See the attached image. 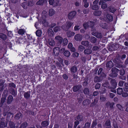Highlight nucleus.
<instances>
[{
  "mask_svg": "<svg viewBox=\"0 0 128 128\" xmlns=\"http://www.w3.org/2000/svg\"><path fill=\"white\" fill-rule=\"evenodd\" d=\"M110 83L111 86L109 87V89H110L111 92L114 93L116 92V91L114 90L116 88L117 84V83L114 79L110 81Z\"/></svg>",
  "mask_w": 128,
  "mask_h": 128,
  "instance_id": "nucleus-1",
  "label": "nucleus"
},
{
  "mask_svg": "<svg viewBox=\"0 0 128 128\" xmlns=\"http://www.w3.org/2000/svg\"><path fill=\"white\" fill-rule=\"evenodd\" d=\"M73 22L70 21H67L65 24L62 26V29L64 30L67 31L73 25Z\"/></svg>",
  "mask_w": 128,
  "mask_h": 128,
  "instance_id": "nucleus-2",
  "label": "nucleus"
},
{
  "mask_svg": "<svg viewBox=\"0 0 128 128\" xmlns=\"http://www.w3.org/2000/svg\"><path fill=\"white\" fill-rule=\"evenodd\" d=\"M119 71V70L117 68L114 67L111 69V73L109 75L110 76L113 78L116 77L118 74V73Z\"/></svg>",
  "mask_w": 128,
  "mask_h": 128,
  "instance_id": "nucleus-3",
  "label": "nucleus"
},
{
  "mask_svg": "<svg viewBox=\"0 0 128 128\" xmlns=\"http://www.w3.org/2000/svg\"><path fill=\"white\" fill-rule=\"evenodd\" d=\"M94 25V22L90 21H88L87 22H84L83 25L84 29L86 30L88 29V27H92Z\"/></svg>",
  "mask_w": 128,
  "mask_h": 128,
  "instance_id": "nucleus-4",
  "label": "nucleus"
},
{
  "mask_svg": "<svg viewBox=\"0 0 128 128\" xmlns=\"http://www.w3.org/2000/svg\"><path fill=\"white\" fill-rule=\"evenodd\" d=\"M49 4L52 5L53 6H55L59 5V0H49L48 1Z\"/></svg>",
  "mask_w": 128,
  "mask_h": 128,
  "instance_id": "nucleus-5",
  "label": "nucleus"
},
{
  "mask_svg": "<svg viewBox=\"0 0 128 128\" xmlns=\"http://www.w3.org/2000/svg\"><path fill=\"white\" fill-rule=\"evenodd\" d=\"M119 45L116 44H114L110 45L109 47L108 50L111 51L116 50L119 48Z\"/></svg>",
  "mask_w": 128,
  "mask_h": 128,
  "instance_id": "nucleus-6",
  "label": "nucleus"
},
{
  "mask_svg": "<svg viewBox=\"0 0 128 128\" xmlns=\"http://www.w3.org/2000/svg\"><path fill=\"white\" fill-rule=\"evenodd\" d=\"M76 14V12L74 11L70 12L68 14V18L70 20H71L75 16Z\"/></svg>",
  "mask_w": 128,
  "mask_h": 128,
  "instance_id": "nucleus-7",
  "label": "nucleus"
},
{
  "mask_svg": "<svg viewBox=\"0 0 128 128\" xmlns=\"http://www.w3.org/2000/svg\"><path fill=\"white\" fill-rule=\"evenodd\" d=\"M81 44L85 46L88 47L90 48H91L92 46V45L90 44L89 42L87 40L82 41L81 42Z\"/></svg>",
  "mask_w": 128,
  "mask_h": 128,
  "instance_id": "nucleus-8",
  "label": "nucleus"
},
{
  "mask_svg": "<svg viewBox=\"0 0 128 128\" xmlns=\"http://www.w3.org/2000/svg\"><path fill=\"white\" fill-rule=\"evenodd\" d=\"M114 64L111 60L107 62L106 64V66L107 69H110L113 66Z\"/></svg>",
  "mask_w": 128,
  "mask_h": 128,
  "instance_id": "nucleus-9",
  "label": "nucleus"
},
{
  "mask_svg": "<svg viewBox=\"0 0 128 128\" xmlns=\"http://www.w3.org/2000/svg\"><path fill=\"white\" fill-rule=\"evenodd\" d=\"M82 87V85L80 84H78V85L75 86L72 88L74 92H76L80 90Z\"/></svg>",
  "mask_w": 128,
  "mask_h": 128,
  "instance_id": "nucleus-10",
  "label": "nucleus"
},
{
  "mask_svg": "<svg viewBox=\"0 0 128 128\" xmlns=\"http://www.w3.org/2000/svg\"><path fill=\"white\" fill-rule=\"evenodd\" d=\"M55 40H56V41L58 42V45H59V44H62L63 39L60 36H58L55 38Z\"/></svg>",
  "mask_w": 128,
  "mask_h": 128,
  "instance_id": "nucleus-11",
  "label": "nucleus"
},
{
  "mask_svg": "<svg viewBox=\"0 0 128 128\" xmlns=\"http://www.w3.org/2000/svg\"><path fill=\"white\" fill-rule=\"evenodd\" d=\"M114 102L110 103V102H108L106 104V106L107 107H109L110 109L111 110H113L114 109Z\"/></svg>",
  "mask_w": 128,
  "mask_h": 128,
  "instance_id": "nucleus-12",
  "label": "nucleus"
},
{
  "mask_svg": "<svg viewBox=\"0 0 128 128\" xmlns=\"http://www.w3.org/2000/svg\"><path fill=\"white\" fill-rule=\"evenodd\" d=\"M60 48L58 47L54 48L53 49V54L56 56L58 55Z\"/></svg>",
  "mask_w": 128,
  "mask_h": 128,
  "instance_id": "nucleus-13",
  "label": "nucleus"
},
{
  "mask_svg": "<svg viewBox=\"0 0 128 128\" xmlns=\"http://www.w3.org/2000/svg\"><path fill=\"white\" fill-rule=\"evenodd\" d=\"M14 100V98L13 96L11 95L8 96L7 99V104H11Z\"/></svg>",
  "mask_w": 128,
  "mask_h": 128,
  "instance_id": "nucleus-14",
  "label": "nucleus"
},
{
  "mask_svg": "<svg viewBox=\"0 0 128 128\" xmlns=\"http://www.w3.org/2000/svg\"><path fill=\"white\" fill-rule=\"evenodd\" d=\"M82 36L79 34H76L74 37V39L76 41H81L82 40Z\"/></svg>",
  "mask_w": 128,
  "mask_h": 128,
  "instance_id": "nucleus-15",
  "label": "nucleus"
},
{
  "mask_svg": "<svg viewBox=\"0 0 128 128\" xmlns=\"http://www.w3.org/2000/svg\"><path fill=\"white\" fill-rule=\"evenodd\" d=\"M103 77L102 76H100L99 77L98 76H96L94 78V81L95 82H99L102 80Z\"/></svg>",
  "mask_w": 128,
  "mask_h": 128,
  "instance_id": "nucleus-16",
  "label": "nucleus"
},
{
  "mask_svg": "<svg viewBox=\"0 0 128 128\" xmlns=\"http://www.w3.org/2000/svg\"><path fill=\"white\" fill-rule=\"evenodd\" d=\"M100 26L104 29H106L107 28L108 25L107 24L104 22V21H101L100 23Z\"/></svg>",
  "mask_w": 128,
  "mask_h": 128,
  "instance_id": "nucleus-17",
  "label": "nucleus"
},
{
  "mask_svg": "<svg viewBox=\"0 0 128 128\" xmlns=\"http://www.w3.org/2000/svg\"><path fill=\"white\" fill-rule=\"evenodd\" d=\"M92 35L95 36L98 38H101L102 37L101 34L98 32H92Z\"/></svg>",
  "mask_w": 128,
  "mask_h": 128,
  "instance_id": "nucleus-18",
  "label": "nucleus"
},
{
  "mask_svg": "<svg viewBox=\"0 0 128 128\" xmlns=\"http://www.w3.org/2000/svg\"><path fill=\"white\" fill-rule=\"evenodd\" d=\"M47 34L50 37L52 36L54 34V32L52 29L49 28L47 30Z\"/></svg>",
  "mask_w": 128,
  "mask_h": 128,
  "instance_id": "nucleus-19",
  "label": "nucleus"
},
{
  "mask_svg": "<svg viewBox=\"0 0 128 128\" xmlns=\"http://www.w3.org/2000/svg\"><path fill=\"white\" fill-rule=\"evenodd\" d=\"M84 118L83 116L80 115H78L75 118V120H77L79 122H82Z\"/></svg>",
  "mask_w": 128,
  "mask_h": 128,
  "instance_id": "nucleus-20",
  "label": "nucleus"
},
{
  "mask_svg": "<svg viewBox=\"0 0 128 128\" xmlns=\"http://www.w3.org/2000/svg\"><path fill=\"white\" fill-rule=\"evenodd\" d=\"M103 69L102 68L99 69L98 72V75L101 74V76L103 77H105L106 76V74L102 72Z\"/></svg>",
  "mask_w": 128,
  "mask_h": 128,
  "instance_id": "nucleus-21",
  "label": "nucleus"
},
{
  "mask_svg": "<svg viewBox=\"0 0 128 128\" xmlns=\"http://www.w3.org/2000/svg\"><path fill=\"white\" fill-rule=\"evenodd\" d=\"M92 50L90 48H86L85 49L84 51V54H89L92 52Z\"/></svg>",
  "mask_w": 128,
  "mask_h": 128,
  "instance_id": "nucleus-22",
  "label": "nucleus"
},
{
  "mask_svg": "<svg viewBox=\"0 0 128 128\" xmlns=\"http://www.w3.org/2000/svg\"><path fill=\"white\" fill-rule=\"evenodd\" d=\"M84 94L86 95H89L90 94V90L88 88H85L83 90Z\"/></svg>",
  "mask_w": 128,
  "mask_h": 128,
  "instance_id": "nucleus-23",
  "label": "nucleus"
},
{
  "mask_svg": "<svg viewBox=\"0 0 128 128\" xmlns=\"http://www.w3.org/2000/svg\"><path fill=\"white\" fill-rule=\"evenodd\" d=\"M113 62L116 64H121L122 62L120 60V58L118 57H116L114 59Z\"/></svg>",
  "mask_w": 128,
  "mask_h": 128,
  "instance_id": "nucleus-24",
  "label": "nucleus"
},
{
  "mask_svg": "<svg viewBox=\"0 0 128 128\" xmlns=\"http://www.w3.org/2000/svg\"><path fill=\"white\" fill-rule=\"evenodd\" d=\"M104 126H108V127H107L106 128H110L111 126L110 125V122L109 120H106L105 122V124Z\"/></svg>",
  "mask_w": 128,
  "mask_h": 128,
  "instance_id": "nucleus-25",
  "label": "nucleus"
},
{
  "mask_svg": "<svg viewBox=\"0 0 128 128\" xmlns=\"http://www.w3.org/2000/svg\"><path fill=\"white\" fill-rule=\"evenodd\" d=\"M97 40V39L95 37L92 36L90 39V41L93 43H96Z\"/></svg>",
  "mask_w": 128,
  "mask_h": 128,
  "instance_id": "nucleus-26",
  "label": "nucleus"
},
{
  "mask_svg": "<svg viewBox=\"0 0 128 128\" xmlns=\"http://www.w3.org/2000/svg\"><path fill=\"white\" fill-rule=\"evenodd\" d=\"M49 124V122L47 121H44L41 123V125L42 127H46L48 126Z\"/></svg>",
  "mask_w": 128,
  "mask_h": 128,
  "instance_id": "nucleus-27",
  "label": "nucleus"
},
{
  "mask_svg": "<svg viewBox=\"0 0 128 128\" xmlns=\"http://www.w3.org/2000/svg\"><path fill=\"white\" fill-rule=\"evenodd\" d=\"M75 33L69 30L66 33L67 36L68 37H71L73 36L75 34Z\"/></svg>",
  "mask_w": 128,
  "mask_h": 128,
  "instance_id": "nucleus-28",
  "label": "nucleus"
},
{
  "mask_svg": "<svg viewBox=\"0 0 128 128\" xmlns=\"http://www.w3.org/2000/svg\"><path fill=\"white\" fill-rule=\"evenodd\" d=\"M10 92L14 96H16L17 94V92L13 88H11L10 90Z\"/></svg>",
  "mask_w": 128,
  "mask_h": 128,
  "instance_id": "nucleus-29",
  "label": "nucleus"
},
{
  "mask_svg": "<svg viewBox=\"0 0 128 128\" xmlns=\"http://www.w3.org/2000/svg\"><path fill=\"white\" fill-rule=\"evenodd\" d=\"M6 100L5 97H2L0 100V108L2 107L4 108V106H2L4 103V102Z\"/></svg>",
  "mask_w": 128,
  "mask_h": 128,
  "instance_id": "nucleus-30",
  "label": "nucleus"
},
{
  "mask_svg": "<svg viewBox=\"0 0 128 128\" xmlns=\"http://www.w3.org/2000/svg\"><path fill=\"white\" fill-rule=\"evenodd\" d=\"M77 67L75 66H72L70 69L71 72L73 73L76 72L77 71Z\"/></svg>",
  "mask_w": 128,
  "mask_h": 128,
  "instance_id": "nucleus-31",
  "label": "nucleus"
},
{
  "mask_svg": "<svg viewBox=\"0 0 128 128\" xmlns=\"http://www.w3.org/2000/svg\"><path fill=\"white\" fill-rule=\"evenodd\" d=\"M30 91L25 92L24 94V96L26 99H28L30 96Z\"/></svg>",
  "mask_w": 128,
  "mask_h": 128,
  "instance_id": "nucleus-32",
  "label": "nucleus"
},
{
  "mask_svg": "<svg viewBox=\"0 0 128 128\" xmlns=\"http://www.w3.org/2000/svg\"><path fill=\"white\" fill-rule=\"evenodd\" d=\"M48 44L51 46H53L55 44L54 42V40L52 38H50L48 40Z\"/></svg>",
  "mask_w": 128,
  "mask_h": 128,
  "instance_id": "nucleus-33",
  "label": "nucleus"
},
{
  "mask_svg": "<svg viewBox=\"0 0 128 128\" xmlns=\"http://www.w3.org/2000/svg\"><path fill=\"white\" fill-rule=\"evenodd\" d=\"M106 96L103 95H101L100 96V100L101 102H103L106 100Z\"/></svg>",
  "mask_w": 128,
  "mask_h": 128,
  "instance_id": "nucleus-34",
  "label": "nucleus"
},
{
  "mask_svg": "<svg viewBox=\"0 0 128 128\" xmlns=\"http://www.w3.org/2000/svg\"><path fill=\"white\" fill-rule=\"evenodd\" d=\"M90 101L88 99H86L84 100L82 102L83 105L85 106L89 104L90 103Z\"/></svg>",
  "mask_w": 128,
  "mask_h": 128,
  "instance_id": "nucleus-35",
  "label": "nucleus"
},
{
  "mask_svg": "<svg viewBox=\"0 0 128 128\" xmlns=\"http://www.w3.org/2000/svg\"><path fill=\"white\" fill-rule=\"evenodd\" d=\"M106 17L108 20L110 22L112 21L113 18L112 16L110 14H108L106 15Z\"/></svg>",
  "mask_w": 128,
  "mask_h": 128,
  "instance_id": "nucleus-36",
  "label": "nucleus"
},
{
  "mask_svg": "<svg viewBox=\"0 0 128 128\" xmlns=\"http://www.w3.org/2000/svg\"><path fill=\"white\" fill-rule=\"evenodd\" d=\"M55 14V11L52 9H50L48 12V14L50 16H52Z\"/></svg>",
  "mask_w": 128,
  "mask_h": 128,
  "instance_id": "nucleus-37",
  "label": "nucleus"
},
{
  "mask_svg": "<svg viewBox=\"0 0 128 128\" xmlns=\"http://www.w3.org/2000/svg\"><path fill=\"white\" fill-rule=\"evenodd\" d=\"M91 8L94 10H97L98 9V6L96 4H93L91 6Z\"/></svg>",
  "mask_w": 128,
  "mask_h": 128,
  "instance_id": "nucleus-38",
  "label": "nucleus"
},
{
  "mask_svg": "<svg viewBox=\"0 0 128 128\" xmlns=\"http://www.w3.org/2000/svg\"><path fill=\"white\" fill-rule=\"evenodd\" d=\"M98 100L97 99H94V101L92 102L90 104V106L92 107L96 105L98 102Z\"/></svg>",
  "mask_w": 128,
  "mask_h": 128,
  "instance_id": "nucleus-39",
  "label": "nucleus"
},
{
  "mask_svg": "<svg viewBox=\"0 0 128 128\" xmlns=\"http://www.w3.org/2000/svg\"><path fill=\"white\" fill-rule=\"evenodd\" d=\"M45 0H40L37 2L36 3V4L37 5L42 6L43 4L44 1Z\"/></svg>",
  "mask_w": 128,
  "mask_h": 128,
  "instance_id": "nucleus-40",
  "label": "nucleus"
},
{
  "mask_svg": "<svg viewBox=\"0 0 128 128\" xmlns=\"http://www.w3.org/2000/svg\"><path fill=\"white\" fill-rule=\"evenodd\" d=\"M84 49L85 47L82 45L79 46L78 47V50L79 52H82Z\"/></svg>",
  "mask_w": 128,
  "mask_h": 128,
  "instance_id": "nucleus-41",
  "label": "nucleus"
},
{
  "mask_svg": "<svg viewBox=\"0 0 128 128\" xmlns=\"http://www.w3.org/2000/svg\"><path fill=\"white\" fill-rule=\"evenodd\" d=\"M124 90L126 92H128V82H125L124 84Z\"/></svg>",
  "mask_w": 128,
  "mask_h": 128,
  "instance_id": "nucleus-42",
  "label": "nucleus"
},
{
  "mask_svg": "<svg viewBox=\"0 0 128 128\" xmlns=\"http://www.w3.org/2000/svg\"><path fill=\"white\" fill-rule=\"evenodd\" d=\"M25 32V30L22 29H19L18 32V33L20 35L24 34Z\"/></svg>",
  "mask_w": 128,
  "mask_h": 128,
  "instance_id": "nucleus-43",
  "label": "nucleus"
},
{
  "mask_svg": "<svg viewBox=\"0 0 128 128\" xmlns=\"http://www.w3.org/2000/svg\"><path fill=\"white\" fill-rule=\"evenodd\" d=\"M6 36L2 33H0V38H1L4 40H5L6 38Z\"/></svg>",
  "mask_w": 128,
  "mask_h": 128,
  "instance_id": "nucleus-44",
  "label": "nucleus"
},
{
  "mask_svg": "<svg viewBox=\"0 0 128 128\" xmlns=\"http://www.w3.org/2000/svg\"><path fill=\"white\" fill-rule=\"evenodd\" d=\"M53 30L55 32L60 31L61 30L60 27L59 26H56L53 28Z\"/></svg>",
  "mask_w": 128,
  "mask_h": 128,
  "instance_id": "nucleus-45",
  "label": "nucleus"
},
{
  "mask_svg": "<svg viewBox=\"0 0 128 128\" xmlns=\"http://www.w3.org/2000/svg\"><path fill=\"white\" fill-rule=\"evenodd\" d=\"M101 13L100 11H95L94 12V14L95 16H98L101 15Z\"/></svg>",
  "mask_w": 128,
  "mask_h": 128,
  "instance_id": "nucleus-46",
  "label": "nucleus"
},
{
  "mask_svg": "<svg viewBox=\"0 0 128 128\" xmlns=\"http://www.w3.org/2000/svg\"><path fill=\"white\" fill-rule=\"evenodd\" d=\"M97 121L96 119H95L92 122L91 127L93 128H94L97 124Z\"/></svg>",
  "mask_w": 128,
  "mask_h": 128,
  "instance_id": "nucleus-47",
  "label": "nucleus"
},
{
  "mask_svg": "<svg viewBox=\"0 0 128 128\" xmlns=\"http://www.w3.org/2000/svg\"><path fill=\"white\" fill-rule=\"evenodd\" d=\"M28 126V124L26 122L22 123L19 128H26Z\"/></svg>",
  "mask_w": 128,
  "mask_h": 128,
  "instance_id": "nucleus-48",
  "label": "nucleus"
},
{
  "mask_svg": "<svg viewBox=\"0 0 128 128\" xmlns=\"http://www.w3.org/2000/svg\"><path fill=\"white\" fill-rule=\"evenodd\" d=\"M117 94H118L120 95L122 94L123 92V89L122 88H119L117 90Z\"/></svg>",
  "mask_w": 128,
  "mask_h": 128,
  "instance_id": "nucleus-49",
  "label": "nucleus"
},
{
  "mask_svg": "<svg viewBox=\"0 0 128 128\" xmlns=\"http://www.w3.org/2000/svg\"><path fill=\"white\" fill-rule=\"evenodd\" d=\"M63 54L66 56L68 57L70 56V52L66 50L64 52Z\"/></svg>",
  "mask_w": 128,
  "mask_h": 128,
  "instance_id": "nucleus-50",
  "label": "nucleus"
},
{
  "mask_svg": "<svg viewBox=\"0 0 128 128\" xmlns=\"http://www.w3.org/2000/svg\"><path fill=\"white\" fill-rule=\"evenodd\" d=\"M83 2L84 7L86 8H87L89 4L87 2V0H83Z\"/></svg>",
  "mask_w": 128,
  "mask_h": 128,
  "instance_id": "nucleus-51",
  "label": "nucleus"
},
{
  "mask_svg": "<svg viewBox=\"0 0 128 128\" xmlns=\"http://www.w3.org/2000/svg\"><path fill=\"white\" fill-rule=\"evenodd\" d=\"M6 125L5 124L4 122L1 121L0 123V128H4L6 127Z\"/></svg>",
  "mask_w": 128,
  "mask_h": 128,
  "instance_id": "nucleus-52",
  "label": "nucleus"
},
{
  "mask_svg": "<svg viewBox=\"0 0 128 128\" xmlns=\"http://www.w3.org/2000/svg\"><path fill=\"white\" fill-rule=\"evenodd\" d=\"M109 10L110 12L114 13L116 11V9L113 7L110 6L109 8Z\"/></svg>",
  "mask_w": 128,
  "mask_h": 128,
  "instance_id": "nucleus-53",
  "label": "nucleus"
},
{
  "mask_svg": "<svg viewBox=\"0 0 128 128\" xmlns=\"http://www.w3.org/2000/svg\"><path fill=\"white\" fill-rule=\"evenodd\" d=\"M22 115V114L20 113H18L15 115L14 118L18 120L19 119Z\"/></svg>",
  "mask_w": 128,
  "mask_h": 128,
  "instance_id": "nucleus-54",
  "label": "nucleus"
},
{
  "mask_svg": "<svg viewBox=\"0 0 128 128\" xmlns=\"http://www.w3.org/2000/svg\"><path fill=\"white\" fill-rule=\"evenodd\" d=\"M42 31L40 30H37L36 32V36L38 37L42 35Z\"/></svg>",
  "mask_w": 128,
  "mask_h": 128,
  "instance_id": "nucleus-55",
  "label": "nucleus"
},
{
  "mask_svg": "<svg viewBox=\"0 0 128 128\" xmlns=\"http://www.w3.org/2000/svg\"><path fill=\"white\" fill-rule=\"evenodd\" d=\"M90 124L89 122H87L84 124V127L82 128H90Z\"/></svg>",
  "mask_w": 128,
  "mask_h": 128,
  "instance_id": "nucleus-56",
  "label": "nucleus"
},
{
  "mask_svg": "<svg viewBox=\"0 0 128 128\" xmlns=\"http://www.w3.org/2000/svg\"><path fill=\"white\" fill-rule=\"evenodd\" d=\"M11 128H15V124L14 122H10L9 124Z\"/></svg>",
  "mask_w": 128,
  "mask_h": 128,
  "instance_id": "nucleus-57",
  "label": "nucleus"
},
{
  "mask_svg": "<svg viewBox=\"0 0 128 128\" xmlns=\"http://www.w3.org/2000/svg\"><path fill=\"white\" fill-rule=\"evenodd\" d=\"M83 98L81 94H80V96L78 97L77 99L78 100V102H80L82 100Z\"/></svg>",
  "mask_w": 128,
  "mask_h": 128,
  "instance_id": "nucleus-58",
  "label": "nucleus"
},
{
  "mask_svg": "<svg viewBox=\"0 0 128 128\" xmlns=\"http://www.w3.org/2000/svg\"><path fill=\"white\" fill-rule=\"evenodd\" d=\"M8 87H12L14 88H16L15 84L14 83L12 82L8 84Z\"/></svg>",
  "mask_w": 128,
  "mask_h": 128,
  "instance_id": "nucleus-59",
  "label": "nucleus"
},
{
  "mask_svg": "<svg viewBox=\"0 0 128 128\" xmlns=\"http://www.w3.org/2000/svg\"><path fill=\"white\" fill-rule=\"evenodd\" d=\"M109 84L108 82H105L103 84V86L104 87L108 88H109V87H110L109 86Z\"/></svg>",
  "mask_w": 128,
  "mask_h": 128,
  "instance_id": "nucleus-60",
  "label": "nucleus"
},
{
  "mask_svg": "<svg viewBox=\"0 0 128 128\" xmlns=\"http://www.w3.org/2000/svg\"><path fill=\"white\" fill-rule=\"evenodd\" d=\"M120 74L122 76H123L125 74L124 70L123 68L122 69L119 70Z\"/></svg>",
  "mask_w": 128,
  "mask_h": 128,
  "instance_id": "nucleus-61",
  "label": "nucleus"
},
{
  "mask_svg": "<svg viewBox=\"0 0 128 128\" xmlns=\"http://www.w3.org/2000/svg\"><path fill=\"white\" fill-rule=\"evenodd\" d=\"M68 43V40L66 38H64L63 40L62 44L63 46H65Z\"/></svg>",
  "mask_w": 128,
  "mask_h": 128,
  "instance_id": "nucleus-62",
  "label": "nucleus"
},
{
  "mask_svg": "<svg viewBox=\"0 0 128 128\" xmlns=\"http://www.w3.org/2000/svg\"><path fill=\"white\" fill-rule=\"evenodd\" d=\"M113 125L114 128H118V125L114 120H113Z\"/></svg>",
  "mask_w": 128,
  "mask_h": 128,
  "instance_id": "nucleus-63",
  "label": "nucleus"
},
{
  "mask_svg": "<svg viewBox=\"0 0 128 128\" xmlns=\"http://www.w3.org/2000/svg\"><path fill=\"white\" fill-rule=\"evenodd\" d=\"M21 6L24 9H26L27 8V5L26 3V2H24L22 4Z\"/></svg>",
  "mask_w": 128,
  "mask_h": 128,
  "instance_id": "nucleus-64",
  "label": "nucleus"
}]
</instances>
